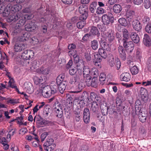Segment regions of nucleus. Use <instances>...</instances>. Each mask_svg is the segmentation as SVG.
Returning a JSON list of instances; mask_svg holds the SVG:
<instances>
[{
    "mask_svg": "<svg viewBox=\"0 0 151 151\" xmlns=\"http://www.w3.org/2000/svg\"><path fill=\"white\" fill-rule=\"evenodd\" d=\"M4 133H0V143H1L2 144H3L4 143H5V142L6 143L8 142L5 137H2V136H4Z\"/></svg>",
    "mask_w": 151,
    "mask_h": 151,
    "instance_id": "obj_52",
    "label": "nucleus"
},
{
    "mask_svg": "<svg viewBox=\"0 0 151 151\" xmlns=\"http://www.w3.org/2000/svg\"><path fill=\"white\" fill-rule=\"evenodd\" d=\"M78 77L76 75L70 78L69 83L72 85H76L78 81Z\"/></svg>",
    "mask_w": 151,
    "mask_h": 151,
    "instance_id": "obj_34",
    "label": "nucleus"
},
{
    "mask_svg": "<svg viewBox=\"0 0 151 151\" xmlns=\"http://www.w3.org/2000/svg\"><path fill=\"white\" fill-rule=\"evenodd\" d=\"M22 14L20 13H18L16 15H11L9 16V19L7 20L8 22H11L13 21H16L20 19Z\"/></svg>",
    "mask_w": 151,
    "mask_h": 151,
    "instance_id": "obj_21",
    "label": "nucleus"
},
{
    "mask_svg": "<svg viewBox=\"0 0 151 151\" xmlns=\"http://www.w3.org/2000/svg\"><path fill=\"white\" fill-rule=\"evenodd\" d=\"M113 12L116 14L119 13L122 10V6L119 4H115L113 7Z\"/></svg>",
    "mask_w": 151,
    "mask_h": 151,
    "instance_id": "obj_27",
    "label": "nucleus"
},
{
    "mask_svg": "<svg viewBox=\"0 0 151 151\" xmlns=\"http://www.w3.org/2000/svg\"><path fill=\"white\" fill-rule=\"evenodd\" d=\"M106 36L108 40L110 42L113 41L114 39V36L111 31H109L106 34Z\"/></svg>",
    "mask_w": 151,
    "mask_h": 151,
    "instance_id": "obj_31",
    "label": "nucleus"
},
{
    "mask_svg": "<svg viewBox=\"0 0 151 151\" xmlns=\"http://www.w3.org/2000/svg\"><path fill=\"white\" fill-rule=\"evenodd\" d=\"M65 77V74L64 73L60 74L57 77L56 79V83H60L63 81H63Z\"/></svg>",
    "mask_w": 151,
    "mask_h": 151,
    "instance_id": "obj_32",
    "label": "nucleus"
},
{
    "mask_svg": "<svg viewBox=\"0 0 151 151\" xmlns=\"http://www.w3.org/2000/svg\"><path fill=\"white\" fill-rule=\"evenodd\" d=\"M98 43L97 40H94L91 42V46L92 49L94 50H96L98 47Z\"/></svg>",
    "mask_w": 151,
    "mask_h": 151,
    "instance_id": "obj_37",
    "label": "nucleus"
},
{
    "mask_svg": "<svg viewBox=\"0 0 151 151\" xmlns=\"http://www.w3.org/2000/svg\"><path fill=\"white\" fill-rule=\"evenodd\" d=\"M42 95L44 97L47 98L51 96V93L50 91L49 86H45L42 90Z\"/></svg>",
    "mask_w": 151,
    "mask_h": 151,
    "instance_id": "obj_11",
    "label": "nucleus"
},
{
    "mask_svg": "<svg viewBox=\"0 0 151 151\" xmlns=\"http://www.w3.org/2000/svg\"><path fill=\"white\" fill-rule=\"evenodd\" d=\"M85 85L83 83H80L78 84L77 86V88L78 90L76 91H73V92L74 93H78L81 92V90L85 87Z\"/></svg>",
    "mask_w": 151,
    "mask_h": 151,
    "instance_id": "obj_39",
    "label": "nucleus"
},
{
    "mask_svg": "<svg viewBox=\"0 0 151 151\" xmlns=\"http://www.w3.org/2000/svg\"><path fill=\"white\" fill-rule=\"evenodd\" d=\"M19 103V99H11L10 97L7 99L6 104H11L12 105H14L15 104Z\"/></svg>",
    "mask_w": 151,
    "mask_h": 151,
    "instance_id": "obj_28",
    "label": "nucleus"
},
{
    "mask_svg": "<svg viewBox=\"0 0 151 151\" xmlns=\"http://www.w3.org/2000/svg\"><path fill=\"white\" fill-rule=\"evenodd\" d=\"M98 103L96 101H93L92 103L90 109L91 111L93 112H95L98 109Z\"/></svg>",
    "mask_w": 151,
    "mask_h": 151,
    "instance_id": "obj_36",
    "label": "nucleus"
},
{
    "mask_svg": "<svg viewBox=\"0 0 151 151\" xmlns=\"http://www.w3.org/2000/svg\"><path fill=\"white\" fill-rule=\"evenodd\" d=\"M115 66L117 70H119L121 65L120 61L119 59L117 58L115 60Z\"/></svg>",
    "mask_w": 151,
    "mask_h": 151,
    "instance_id": "obj_55",
    "label": "nucleus"
},
{
    "mask_svg": "<svg viewBox=\"0 0 151 151\" xmlns=\"http://www.w3.org/2000/svg\"><path fill=\"white\" fill-rule=\"evenodd\" d=\"M130 37L133 42L135 43H138L140 41V38L139 36L135 32H131L130 34Z\"/></svg>",
    "mask_w": 151,
    "mask_h": 151,
    "instance_id": "obj_18",
    "label": "nucleus"
},
{
    "mask_svg": "<svg viewBox=\"0 0 151 151\" xmlns=\"http://www.w3.org/2000/svg\"><path fill=\"white\" fill-rule=\"evenodd\" d=\"M32 5H27V6L22 10L23 12L28 13L30 12L32 10Z\"/></svg>",
    "mask_w": 151,
    "mask_h": 151,
    "instance_id": "obj_49",
    "label": "nucleus"
},
{
    "mask_svg": "<svg viewBox=\"0 0 151 151\" xmlns=\"http://www.w3.org/2000/svg\"><path fill=\"white\" fill-rule=\"evenodd\" d=\"M146 31L148 33H151V24H147L145 28Z\"/></svg>",
    "mask_w": 151,
    "mask_h": 151,
    "instance_id": "obj_64",
    "label": "nucleus"
},
{
    "mask_svg": "<svg viewBox=\"0 0 151 151\" xmlns=\"http://www.w3.org/2000/svg\"><path fill=\"white\" fill-rule=\"evenodd\" d=\"M88 7L86 5H81L78 7V11L80 13H88Z\"/></svg>",
    "mask_w": 151,
    "mask_h": 151,
    "instance_id": "obj_25",
    "label": "nucleus"
},
{
    "mask_svg": "<svg viewBox=\"0 0 151 151\" xmlns=\"http://www.w3.org/2000/svg\"><path fill=\"white\" fill-rule=\"evenodd\" d=\"M118 22L120 24L126 27L128 24L127 20L123 18H120L118 20Z\"/></svg>",
    "mask_w": 151,
    "mask_h": 151,
    "instance_id": "obj_42",
    "label": "nucleus"
},
{
    "mask_svg": "<svg viewBox=\"0 0 151 151\" xmlns=\"http://www.w3.org/2000/svg\"><path fill=\"white\" fill-rule=\"evenodd\" d=\"M105 49H107V48L104 46H103L102 48H99L98 50V55L104 59L106 58L107 56L106 52L107 51Z\"/></svg>",
    "mask_w": 151,
    "mask_h": 151,
    "instance_id": "obj_16",
    "label": "nucleus"
},
{
    "mask_svg": "<svg viewBox=\"0 0 151 151\" xmlns=\"http://www.w3.org/2000/svg\"><path fill=\"white\" fill-rule=\"evenodd\" d=\"M143 42L146 46L149 47L151 45V39L147 34H145Z\"/></svg>",
    "mask_w": 151,
    "mask_h": 151,
    "instance_id": "obj_17",
    "label": "nucleus"
},
{
    "mask_svg": "<svg viewBox=\"0 0 151 151\" xmlns=\"http://www.w3.org/2000/svg\"><path fill=\"white\" fill-rule=\"evenodd\" d=\"M86 24V22L85 21L81 20L77 23V27L79 29L83 28L85 26Z\"/></svg>",
    "mask_w": 151,
    "mask_h": 151,
    "instance_id": "obj_48",
    "label": "nucleus"
},
{
    "mask_svg": "<svg viewBox=\"0 0 151 151\" xmlns=\"http://www.w3.org/2000/svg\"><path fill=\"white\" fill-rule=\"evenodd\" d=\"M34 54V52L32 51L29 50H24L22 53L21 57L22 59L24 60H27L31 58V54Z\"/></svg>",
    "mask_w": 151,
    "mask_h": 151,
    "instance_id": "obj_9",
    "label": "nucleus"
},
{
    "mask_svg": "<svg viewBox=\"0 0 151 151\" xmlns=\"http://www.w3.org/2000/svg\"><path fill=\"white\" fill-rule=\"evenodd\" d=\"M106 78V75L104 73H101L99 76V81L100 82V84L103 85L105 83V81Z\"/></svg>",
    "mask_w": 151,
    "mask_h": 151,
    "instance_id": "obj_33",
    "label": "nucleus"
},
{
    "mask_svg": "<svg viewBox=\"0 0 151 151\" xmlns=\"http://www.w3.org/2000/svg\"><path fill=\"white\" fill-rule=\"evenodd\" d=\"M50 108L47 106L44 107L43 112V115L44 117L46 118L48 116L50 113Z\"/></svg>",
    "mask_w": 151,
    "mask_h": 151,
    "instance_id": "obj_46",
    "label": "nucleus"
},
{
    "mask_svg": "<svg viewBox=\"0 0 151 151\" xmlns=\"http://www.w3.org/2000/svg\"><path fill=\"white\" fill-rule=\"evenodd\" d=\"M32 67L31 69H34L35 70H37V67H39L38 65L37 64V62L36 61L34 60L32 63Z\"/></svg>",
    "mask_w": 151,
    "mask_h": 151,
    "instance_id": "obj_62",
    "label": "nucleus"
},
{
    "mask_svg": "<svg viewBox=\"0 0 151 151\" xmlns=\"http://www.w3.org/2000/svg\"><path fill=\"white\" fill-rule=\"evenodd\" d=\"M14 81L13 79H11L9 80L8 82L9 86L12 88H14L17 91H18L17 86L14 83Z\"/></svg>",
    "mask_w": 151,
    "mask_h": 151,
    "instance_id": "obj_35",
    "label": "nucleus"
},
{
    "mask_svg": "<svg viewBox=\"0 0 151 151\" xmlns=\"http://www.w3.org/2000/svg\"><path fill=\"white\" fill-rule=\"evenodd\" d=\"M36 123L37 126L39 127H43V125H44V122H43L42 119H36Z\"/></svg>",
    "mask_w": 151,
    "mask_h": 151,
    "instance_id": "obj_58",
    "label": "nucleus"
},
{
    "mask_svg": "<svg viewBox=\"0 0 151 151\" xmlns=\"http://www.w3.org/2000/svg\"><path fill=\"white\" fill-rule=\"evenodd\" d=\"M99 41L100 43V44L103 46H104L106 45V39L103 36H101L99 37Z\"/></svg>",
    "mask_w": 151,
    "mask_h": 151,
    "instance_id": "obj_40",
    "label": "nucleus"
},
{
    "mask_svg": "<svg viewBox=\"0 0 151 151\" xmlns=\"http://www.w3.org/2000/svg\"><path fill=\"white\" fill-rule=\"evenodd\" d=\"M141 98L143 101L147 100L148 92L147 90L143 87H141L140 90Z\"/></svg>",
    "mask_w": 151,
    "mask_h": 151,
    "instance_id": "obj_13",
    "label": "nucleus"
},
{
    "mask_svg": "<svg viewBox=\"0 0 151 151\" xmlns=\"http://www.w3.org/2000/svg\"><path fill=\"white\" fill-rule=\"evenodd\" d=\"M58 86V90L60 92L63 94L65 90L67 85V83L66 81H63L61 83H57Z\"/></svg>",
    "mask_w": 151,
    "mask_h": 151,
    "instance_id": "obj_19",
    "label": "nucleus"
},
{
    "mask_svg": "<svg viewBox=\"0 0 151 151\" xmlns=\"http://www.w3.org/2000/svg\"><path fill=\"white\" fill-rule=\"evenodd\" d=\"M118 50L120 58L122 60H125L127 58V55L124 48L122 46H119L118 47Z\"/></svg>",
    "mask_w": 151,
    "mask_h": 151,
    "instance_id": "obj_7",
    "label": "nucleus"
},
{
    "mask_svg": "<svg viewBox=\"0 0 151 151\" xmlns=\"http://www.w3.org/2000/svg\"><path fill=\"white\" fill-rule=\"evenodd\" d=\"M11 6V3L8 4L6 6L3 5L0 6V14L4 17H7L9 14L10 12V7Z\"/></svg>",
    "mask_w": 151,
    "mask_h": 151,
    "instance_id": "obj_3",
    "label": "nucleus"
},
{
    "mask_svg": "<svg viewBox=\"0 0 151 151\" xmlns=\"http://www.w3.org/2000/svg\"><path fill=\"white\" fill-rule=\"evenodd\" d=\"M117 39L119 42H122L123 45L128 52H131L134 49V45L132 41L127 42L125 40H121L119 37H117Z\"/></svg>",
    "mask_w": 151,
    "mask_h": 151,
    "instance_id": "obj_2",
    "label": "nucleus"
},
{
    "mask_svg": "<svg viewBox=\"0 0 151 151\" xmlns=\"http://www.w3.org/2000/svg\"><path fill=\"white\" fill-rule=\"evenodd\" d=\"M23 117L21 116L20 117H18L16 119L17 120V123L19 124L20 125H23V123L22 122V120L23 119Z\"/></svg>",
    "mask_w": 151,
    "mask_h": 151,
    "instance_id": "obj_61",
    "label": "nucleus"
},
{
    "mask_svg": "<svg viewBox=\"0 0 151 151\" xmlns=\"http://www.w3.org/2000/svg\"><path fill=\"white\" fill-rule=\"evenodd\" d=\"M81 15L80 16L79 19L80 20H85L88 16V13H80Z\"/></svg>",
    "mask_w": 151,
    "mask_h": 151,
    "instance_id": "obj_53",
    "label": "nucleus"
},
{
    "mask_svg": "<svg viewBox=\"0 0 151 151\" xmlns=\"http://www.w3.org/2000/svg\"><path fill=\"white\" fill-rule=\"evenodd\" d=\"M143 5L146 9H149L151 5L150 0H144Z\"/></svg>",
    "mask_w": 151,
    "mask_h": 151,
    "instance_id": "obj_44",
    "label": "nucleus"
},
{
    "mask_svg": "<svg viewBox=\"0 0 151 151\" xmlns=\"http://www.w3.org/2000/svg\"><path fill=\"white\" fill-rule=\"evenodd\" d=\"M99 72L98 70L96 68H93L91 71L90 75L94 76L93 77L97 78L99 76Z\"/></svg>",
    "mask_w": 151,
    "mask_h": 151,
    "instance_id": "obj_38",
    "label": "nucleus"
},
{
    "mask_svg": "<svg viewBox=\"0 0 151 151\" xmlns=\"http://www.w3.org/2000/svg\"><path fill=\"white\" fill-rule=\"evenodd\" d=\"M49 88H50V91L52 94H54L58 90V86L55 85H50L49 86Z\"/></svg>",
    "mask_w": 151,
    "mask_h": 151,
    "instance_id": "obj_43",
    "label": "nucleus"
},
{
    "mask_svg": "<svg viewBox=\"0 0 151 151\" xmlns=\"http://www.w3.org/2000/svg\"><path fill=\"white\" fill-rule=\"evenodd\" d=\"M83 119L84 122L86 124L90 122V113L89 109L85 108L83 111Z\"/></svg>",
    "mask_w": 151,
    "mask_h": 151,
    "instance_id": "obj_8",
    "label": "nucleus"
},
{
    "mask_svg": "<svg viewBox=\"0 0 151 151\" xmlns=\"http://www.w3.org/2000/svg\"><path fill=\"white\" fill-rule=\"evenodd\" d=\"M101 111L104 116H106L108 114V106L103 105L101 107Z\"/></svg>",
    "mask_w": 151,
    "mask_h": 151,
    "instance_id": "obj_45",
    "label": "nucleus"
},
{
    "mask_svg": "<svg viewBox=\"0 0 151 151\" xmlns=\"http://www.w3.org/2000/svg\"><path fill=\"white\" fill-rule=\"evenodd\" d=\"M43 80V79L41 77L40 78L36 77L35 78L34 80V82L36 84H38L40 83L42 84V83Z\"/></svg>",
    "mask_w": 151,
    "mask_h": 151,
    "instance_id": "obj_56",
    "label": "nucleus"
},
{
    "mask_svg": "<svg viewBox=\"0 0 151 151\" xmlns=\"http://www.w3.org/2000/svg\"><path fill=\"white\" fill-rule=\"evenodd\" d=\"M106 10L103 8L98 7L96 10V13L97 14H103L105 12Z\"/></svg>",
    "mask_w": 151,
    "mask_h": 151,
    "instance_id": "obj_51",
    "label": "nucleus"
},
{
    "mask_svg": "<svg viewBox=\"0 0 151 151\" xmlns=\"http://www.w3.org/2000/svg\"><path fill=\"white\" fill-rule=\"evenodd\" d=\"M76 50H70L68 52V55L70 57L72 56L73 57L76 55Z\"/></svg>",
    "mask_w": 151,
    "mask_h": 151,
    "instance_id": "obj_63",
    "label": "nucleus"
},
{
    "mask_svg": "<svg viewBox=\"0 0 151 151\" xmlns=\"http://www.w3.org/2000/svg\"><path fill=\"white\" fill-rule=\"evenodd\" d=\"M141 101L137 100L135 103V111L133 110L132 112V115L135 117L136 115H139V120L142 122H145L146 120L147 114L143 112L144 110Z\"/></svg>",
    "mask_w": 151,
    "mask_h": 151,
    "instance_id": "obj_1",
    "label": "nucleus"
},
{
    "mask_svg": "<svg viewBox=\"0 0 151 151\" xmlns=\"http://www.w3.org/2000/svg\"><path fill=\"white\" fill-rule=\"evenodd\" d=\"M90 33L91 35H97L98 36L100 35V33L97 27L94 26H93L91 27L90 29Z\"/></svg>",
    "mask_w": 151,
    "mask_h": 151,
    "instance_id": "obj_26",
    "label": "nucleus"
},
{
    "mask_svg": "<svg viewBox=\"0 0 151 151\" xmlns=\"http://www.w3.org/2000/svg\"><path fill=\"white\" fill-rule=\"evenodd\" d=\"M130 71L132 75H135L138 73L139 70L137 67L134 65L130 68Z\"/></svg>",
    "mask_w": 151,
    "mask_h": 151,
    "instance_id": "obj_47",
    "label": "nucleus"
},
{
    "mask_svg": "<svg viewBox=\"0 0 151 151\" xmlns=\"http://www.w3.org/2000/svg\"><path fill=\"white\" fill-rule=\"evenodd\" d=\"M74 118L76 122H79L81 119V115L80 111L77 110H76L74 111Z\"/></svg>",
    "mask_w": 151,
    "mask_h": 151,
    "instance_id": "obj_30",
    "label": "nucleus"
},
{
    "mask_svg": "<svg viewBox=\"0 0 151 151\" xmlns=\"http://www.w3.org/2000/svg\"><path fill=\"white\" fill-rule=\"evenodd\" d=\"M90 68L88 66H84L83 69V76L86 82H88L91 80L92 77L90 75Z\"/></svg>",
    "mask_w": 151,
    "mask_h": 151,
    "instance_id": "obj_4",
    "label": "nucleus"
},
{
    "mask_svg": "<svg viewBox=\"0 0 151 151\" xmlns=\"http://www.w3.org/2000/svg\"><path fill=\"white\" fill-rule=\"evenodd\" d=\"M55 111L57 117L61 118L63 115V109L59 106H57L55 108Z\"/></svg>",
    "mask_w": 151,
    "mask_h": 151,
    "instance_id": "obj_24",
    "label": "nucleus"
},
{
    "mask_svg": "<svg viewBox=\"0 0 151 151\" xmlns=\"http://www.w3.org/2000/svg\"><path fill=\"white\" fill-rule=\"evenodd\" d=\"M22 8L21 5L19 4H17L12 6L11 3V6L10 7V12H15L20 10Z\"/></svg>",
    "mask_w": 151,
    "mask_h": 151,
    "instance_id": "obj_23",
    "label": "nucleus"
},
{
    "mask_svg": "<svg viewBox=\"0 0 151 151\" xmlns=\"http://www.w3.org/2000/svg\"><path fill=\"white\" fill-rule=\"evenodd\" d=\"M48 25L47 23L46 24L42 25L41 26V32L45 34L47 33V27Z\"/></svg>",
    "mask_w": 151,
    "mask_h": 151,
    "instance_id": "obj_54",
    "label": "nucleus"
},
{
    "mask_svg": "<svg viewBox=\"0 0 151 151\" xmlns=\"http://www.w3.org/2000/svg\"><path fill=\"white\" fill-rule=\"evenodd\" d=\"M94 58L93 59V61L95 65L100 67V62L102 60V58L98 54L94 55Z\"/></svg>",
    "mask_w": 151,
    "mask_h": 151,
    "instance_id": "obj_20",
    "label": "nucleus"
},
{
    "mask_svg": "<svg viewBox=\"0 0 151 151\" xmlns=\"http://www.w3.org/2000/svg\"><path fill=\"white\" fill-rule=\"evenodd\" d=\"M97 5V3L96 1L92 2L91 4L89 6V9L90 12L92 13H94L96 9Z\"/></svg>",
    "mask_w": 151,
    "mask_h": 151,
    "instance_id": "obj_29",
    "label": "nucleus"
},
{
    "mask_svg": "<svg viewBox=\"0 0 151 151\" xmlns=\"http://www.w3.org/2000/svg\"><path fill=\"white\" fill-rule=\"evenodd\" d=\"M25 48L24 44L21 43H16L14 46V50L16 52H20L23 50Z\"/></svg>",
    "mask_w": 151,
    "mask_h": 151,
    "instance_id": "obj_14",
    "label": "nucleus"
},
{
    "mask_svg": "<svg viewBox=\"0 0 151 151\" xmlns=\"http://www.w3.org/2000/svg\"><path fill=\"white\" fill-rule=\"evenodd\" d=\"M132 25L133 29L136 31L139 32L142 29V26L140 22L137 20L132 22Z\"/></svg>",
    "mask_w": 151,
    "mask_h": 151,
    "instance_id": "obj_12",
    "label": "nucleus"
},
{
    "mask_svg": "<svg viewBox=\"0 0 151 151\" xmlns=\"http://www.w3.org/2000/svg\"><path fill=\"white\" fill-rule=\"evenodd\" d=\"M115 107L113 106H109L108 107V113L109 114H112L114 112H116V111L115 109Z\"/></svg>",
    "mask_w": 151,
    "mask_h": 151,
    "instance_id": "obj_50",
    "label": "nucleus"
},
{
    "mask_svg": "<svg viewBox=\"0 0 151 151\" xmlns=\"http://www.w3.org/2000/svg\"><path fill=\"white\" fill-rule=\"evenodd\" d=\"M53 142L54 140L48 136L47 139V141L44 143V145H49L53 146V145H52Z\"/></svg>",
    "mask_w": 151,
    "mask_h": 151,
    "instance_id": "obj_41",
    "label": "nucleus"
},
{
    "mask_svg": "<svg viewBox=\"0 0 151 151\" xmlns=\"http://www.w3.org/2000/svg\"><path fill=\"white\" fill-rule=\"evenodd\" d=\"M91 81V80L88 82H86L87 86H91V87L95 88H97L99 83L97 78L93 77L91 81Z\"/></svg>",
    "mask_w": 151,
    "mask_h": 151,
    "instance_id": "obj_10",
    "label": "nucleus"
},
{
    "mask_svg": "<svg viewBox=\"0 0 151 151\" xmlns=\"http://www.w3.org/2000/svg\"><path fill=\"white\" fill-rule=\"evenodd\" d=\"M85 93L87 94V92L86 91H85L83 92V94L81 96L79 97L78 99V100L80 101L79 102V103H80V102L81 103H84L85 99L84 98V96H83V94H85Z\"/></svg>",
    "mask_w": 151,
    "mask_h": 151,
    "instance_id": "obj_59",
    "label": "nucleus"
},
{
    "mask_svg": "<svg viewBox=\"0 0 151 151\" xmlns=\"http://www.w3.org/2000/svg\"><path fill=\"white\" fill-rule=\"evenodd\" d=\"M25 90L29 94L32 93L34 91L33 86L31 83H26L25 84Z\"/></svg>",
    "mask_w": 151,
    "mask_h": 151,
    "instance_id": "obj_22",
    "label": "nucleus"
},
{
    "mask_svg": "<svg viewBox=\"0 0 151 151\" xmlns=\"http://www.w3.org/2000/svg\"><path fill=\"white\" fill-rule=\"evenodd\" d=\"M120 78L122 81L129 82L130 80L131 76L130 74L128 73H124L121 75Z\"/></svg>",
    "mask_w": 151,
    "mask_h": 151,
    "instance_id": "obj_15",
    "label": "nucleus"
},
{
    "mask_svg": "<svg viewBox=\"0 0 151 151\" xmlns=\"http://www.w3.org/2000/svg\"><path fill=\"white\" fill-rule=\"evenodd\" d=\"M148 69L151 70V57L149 58L146 63Z\"/></svg>",
    "mask_w": 151,
    "mask_h": 151,
    "instance_id": "obj_60",
    "label": "nucleus"
},
{
    "mask_svg": "<svg viewBox=\"0 0 151 151\" xmlns=\"http://www.w3.org/2000/svg\"><path fill=\"white\" fill-rule=\"evenodd\" d=\"M113 17L109 16L106 14H104L102 17V22L104 25H107L110 23H112L113 22Z\"/></svg>",
    "mask_w": 151,
    "mask_h": 151,
    "instance_id": "obj_6",
    "label": "nucleus"
},
{
    "mask_svg": "<svg viewBox=\"0 0 151 151\" xmlns=\"http://www.w3.org/2000/svg\"><path fill=\"white\" fill-rule=\"evenodd\" d=\"M26 22L25 19L24 18L20 19L15 27V32L17 33L20 32L23 29V26Z\"/></svg>",
    "mask_w": 151,
    "mask_h": 151,
    "instance_id": "obj_5",
    "label": "nucleus"
},
{
    "mask_svg": "<svg viewBox=\"0 0 151 151\" xmlns=\"http://www.w3.org/2000/svg\"><path fill=\"white\" fill-rule=\"evenodd\" d=\"M44 148L45 151H53L54 150L53 146L49 145H44Z\"/></svg>",
    "mask_w": 151,
    "mask_h": 151,
    "instance_id": "obj_57",
    "label": "nucleus"
}]
</instances>
